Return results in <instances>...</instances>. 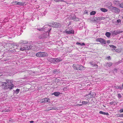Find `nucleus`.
Listing matches in <instances>:
<instances>
[{"instance_id": "1", "label": "nucleus", "mask_w": 123, "mask_h": 123, "mask_svg": "<svg viewBox=\"0 0 123 123\" xmlns=\"http://www.w3.org/2000/svg\"><path fill=\"white\" fill-rule=\"evenodd\" d=\"M49 27L48 25H46L43 27V28L41 29H38L37 30L39 31H44L46 32L47 31V32L44 33L43 34L39 36V38L40 39H43L45 38H47L49 36V33L51 29H50L47 30V28Z\"/></svg>"}, {"instance_id": "16", "label": "nucleus", "mask_w": 123, "mask_h": 123, "mask_svg": "<svg viewBox=\"0 0 123 123\" xmlns=\"http://www.w3.org/2000/svg\"><path fill=\"white\" fill-rule=\"evenodd\" d=\"M60 92H55L52 93V95H54L55 96H58L60 95Z\"/></svg>"}, {"instance_id": "56", "label": "nucleus", "mask_w": 123, "mask_h": 123, "mask_svg": "<svg viewBox=\"0 0 123 123\" xmlns=\"http://www.w3.org/2000/svg\"><path fill=\"white\" fill-rule=\"evenodd\" d=\"M122 86H123V84H122Z\"/></svg>"}, {"instance_id": "8", "label": "nucleus", "mask_w": 123, "mask_h": 123, "mask_svg": "<svg viewBox=\"0 0 123 123\" xmlns=\"http://www.w3.org/2000/svg\"><path fill=\"white\" fill-rule=\"evenodd\" d=\"M96 41H97L101 43L105 44L106 43L105 40L101 38H99L97 39Z\"/></svg>"}, {"instance_id": "11", "label": "nucleus", "mask_w": 123, "mask_h": 123, "mask_svg": "<svg viewBox=\"0 0 123 123\" xmlns=\"http://www.w3.org/2000/svg\"><path fill=\"white\" fill-rule=\"evenodd\" d=\"M110 47L111 48H112L111 49V50L113 52H114V51H117L116 50V49H116V47L115 46L113 45H109Z\"/></svg>"}, {"instance_id": "4", "label": "nucleus", "mask_w": 123, "mask_h": 123, "mask_svg": "<svg viewBox=\"0 0 123 123\" xmlns=\"http://www.w3.org/2000/svg\"><path fill=\"white\" fill-rule=\"evenodd\" d=\"M114 4L118 6L120 8H123V2L121 3L118 0H115L113 1Z\"/></svg>"}, {"instance_id": "23", "label": "nucleus", "mask_w": 123, "mask_h": 123, "mask_svg": "<svg viewBox=\"0 0 123 123\" xmlns=\"http://www.w3.org/2000/svg\"><path fill=\"white\" fill-rule=\"evenodd\" d=\"M100 10L102 12H106L107 11V10L106 9H105L104 8H100Z\"/></svg>"}, {"instance_id": "35", "label": "nucleus", "mask_w": 123, "mask_h": 123, "mask_svg": "<svg viewBox=\"0 0 123 123\" xmlns=\"http://www.w3.org/2000/svg\"><path fill=\"white\" fill-rule=\"evenodd\" d=\"M98 18L99 19H100L101 20H103L105 19V18L104 17H98Z\"/></svg>"}, {"instance_id": "53", "label": "nucleus", "mask_w": 123, "mask_h": 123, "mask_svg": "<svg viewBox=\"0 0 123 123\" xmlns=\"http://www.w3.org/2000/svg\"><path fill=\"white\" fill-rule=\"evenodd\" d=\"M116 50L117 51V52H118V49H116Z\"/></svg>"}, {"instance_id": "38", "label": "nucleus", "mask_w": 123, "mask_h": 123, "mask_svg": "<svg viewBox=\"0 0 123 123\" xmlns=\"http://www.w3.org/2000/svg\"><path fill=\"white\" fill-rule=\"evenodd\" d=\"M107 59L109 60H111V57L110 56H109L108 57H107Z\"/></svg>"}, {"instance_id": "32", "label": "nucleus", "mask_w": 123, "mask_h": 123, "mask_svg": "<svg viewBox=\"0 0 123 123\" xmlns=\"http://www.w3.org/2000/svg\"><path fill=\"white\" fill-rule=\"evenodd\" d=\"M117 97L119 99L120 98L122 97V96L121 94L119 93H118L117 95Z\"/></svg>"}, {"instance_id": "29", "label": "nucleus", "mask_w": 123, "mask_h": 123, "mask_svg": "<svg viewBox=\"0 0 123 123\" xmlns=\"http://www.w3.org/2000/svg\"><path fill=\"white\" fill-rule=\"evenodd\" d=\"M18 5L22 6L23 5V3L22 2H18Z\"/></svg>"}, {"instance_id": "31", "label": "nucleus", "mask_w": 123, "mask_h": 123, "mask_svg": "<svg viewBox=\"0 0 123 123\" xmlns=\"http://www.w3.org/2000/svg\"><path fill=\"white\" fill-rule=\"evenodd\" d=\"M50 60L52 61V62H53L54 63H55V58H51L50 59Z\"/></svg>"}, {"instance_id": "50", "label": "nucleus", "mask_w": 123, "mask_h": 123, "mask_svg": "<svg viewBox=\"0 0 123 123\" xmlns=\"http://www.w3.org/2000/svg\"><path fill=\"white\" fill-rule=\"evenodd\" d=\"M52 108V107H49V108H47V110L48 111V109L49 108V109H51Z\"/></svg>"}, {"instance_id": "34", "label": "nucleus", "mask_w": 123, "mask_h": 123, "mask_svg": "<svg viewBox=\"0 0 123 123\" xmlns=\"http://www.w3.org/2000/svg\"><path fill=\"white\" fill-rule=\"evenodd\" d=\"M20 90L18 89H17L16 91V93H18L19 92Z\"/></svg>"}, {"instance_id": "10", "label": "nucleus", "mask_w": 123, "mask_h": 123, "mask_svg": "<svg viewBox=\"0 0 123 123\" xmlns=\"http://www.w3.org/2000/svg\"><path fill=\"white\" fill-rule=\"evenodd\" d=\"M112 11L115 13L119 12H120V10L118 8L116 7H113L112 9Z\"/></svg>"}, {"instance_id": "57", "label": "nucleus", "mask_w": 123, "mask_h": 123, "mask_svg": "<svg viewBox=\"0 0 123 123\" xmlns=\"http://www.w3.org/2000/svg\"><path fill=\"white\" fill-rule=\"evenodd\" d=\"M122 18L123 19V16L122 17Z\"/></svg>"}, {"instance_id": "41", "label": "nucleus", "mask_w": 123, "mask_h": 123, "mask_svg": "<svg viewBox=\"0 0 123 123\" xmlns=\"http://www.w3.org/2000/svg\"><path fill=\"white\" fill-rule=\"evenodd\" d=\"M67 89V87H64L63 88V90L64 91H66Z\"/></svg>"}, {"instance_id": "52", "label": "nucleus", "mask_w": 123, "mask_h": 123, "mask_svg": "<svg viewBox=\"0 0 123 123\" xmlns=\"http://www.w3.org/2000/svg\"><path fill=\"white\" fill-rule=\"evenodd\" d=\"M110 3V5L111 6V5H112V4L111 3V2H110V3Z\"/></svg>"}, {"instance_id": "37", "label": "nucleus", "mask_w": 123, "mask_h": 123, "mask_svg": "<svg viewBox=\"0 0 123 123\" xmlns=\"http://www.w3.org/2000/svg\"><path fill=\"white\" fill-rule=\"evenodd\" d=\"M10 111L9 110H5L4 111H2L3 112H9V111Z\"/></svg>"}, {"instance_id": "6", "label": "nucleus", "mask_w": 123, "mask_h": 123, "mask_svg": "<svg viewBox=\"0 0 123 123\" xmlns=\"http://www.w3.org/2000/svg\"><path fill=\"white\" fill-rule=\"evenodd\" d=\"M28 43V41L25 40H21L20 41L18 44L17 45V46L18 47L21 45H23L24 44H25L27 43Z\"/></svg>"}, {"instance_id": "19", "label": "nucleus", "mask_w": 123, "mask_h": 123, "mask_svg": "<svg viewBox=\"0 0 123 123\" xmlns=\"http://www.w3.org/2000/svg\"><path fill=\"white\" fill-rule=\"evenodd\" d=\"M55 62L57 63L60 62L62 60L60 58H55Z\"/></svg>"}, {"instance_id": "36", "label": "nucleus", "mask_w": 123, "mask_h": 123, "mask_svg": "<svg viewBox=\"0 0 123 123\" xmlns=\"http://www.w3.org/2000/svg\"><path fill=\"white\" fill-rule=\"evenodd\" d=\"M123 89V86H122V87H120V86H118V88H117V89Z\"/></svg>"}, {"instance_id": "27", "label": "nucleus", "mask_w": 123, "mask_h": 123, "mask_svg": "<svg viewBox=\"0 0 123 123\" xmlns=\"http://www.w3.org/2000/svg\"><path fill=\"white\" fill-rule=\"evenodd\" d=\"M96 12L94 11H93L92 12H90V15H94L95 14Z\"/></svg>"}, {"instance_id": "2", "label": "nucleus", "mask_w": 123, "mask_h": 123, "mask_svg": "<svg viewBox=\"0 0 123 123\" xmlns=\"http://www.w3.org/2000/svg\"><path fill=\"white\" fill-rule=\"evenodd\" d=\"M6 82H3L2 83L3 87L5 89H9L11 90L14 87V85L11 83V81L6 80Z\"/></svg>"}, {"instance_id": "48", "label": "nucleus", "mask_w": 123, "mask_h": 123, "mask_svg": "<svg viewBox=\"0 0 123 123\" xmlns=\"http://www.w3.org/2000/svg\"><path fill=\"white\" fill-rule=\"evenodd\" d=\"M30 123H32L34 122V121H30Z\"/></svg>"}, {"instance_id": "14", "label": "nucleus", "mask_w": 123, "mask_h": 123, "mask_svg": "<svg viewBox=\"0 0 123 123\" xmlns=\"http://www.w3.org/2000/svg\"><path fill=\"white\" fill-rule=\"evenodd\" d=\"M121 20L120 19H118L117 20L116 23L117 24H116L117 25H118L120 26L121 25Z\"/></svg>"}, {"instance_id": "3", "label": "nucleus", "mask_w": 123, "mask_h": 123, "mask_svg": "<svg viewBox=\"0 0 123 123\" xmlns=\"http://www.w3.org/2000/svg\"><path fill=\"white\" fill-rule=\"evenodd\" d=\"M73 67L75 70H83L85 69V67L81 65L78 64H74L73 65Z\"/></svg>"}, {"instance_id": "22", "label": "nucleus", "mask_w": 123, "mask_h": 123, "mask_svg": "<svg viewBox=\"0 0 123 123\" xmlns=\"http://www.w3.org/2000/svg\"><path fill=\"white\" fill-rule=\"evenodd\" d=\"M72 19L73 20L76 21H78L79 20V18H78L76 17V16H75L73 17Z\"/></svg>"}, {"instance_id": "45", "label": "nucleus", "mask_w": 123, "mask_h": 123, "mask_svg": "<svg viewBox=\"0 0 123 123\" xmlns=\"http://www.w3.org/2000/svg\"><path fill=\"white\" fill-rule=\"evenodd\" d=\"M85 12L86 14H88V11L87 10H86Z\"/></svg>"}, {"instance_id": "42", "label": "nucleus", "mask_w": 123, "mask_h": 123, "mask_svg": "<svg viewBox=\"0 0 123 123\" xmlns=\"http://www.w3.org/2000/svg\"><path fill=\"white\" fill-rule=\"evenodd\" d=\"M120 113L123 112V109H121L120 110Z\"/></svg>"}, {"instance_id": "33", "label": "nucleus", "mask_w": 123, "mask_h": 123, "mask_svg": "<svg viewBox=\"0 0 123 123\" xmlns=\"http://www.w3.org/2000/svg\"><path fill=\"white\" fill-rule=\"evenodd\" d=\"M12 4L15 5H18V2L15 1L13 2L12 3Z\"/></svg>"}, {"instance_id": "49", "label": "nucleus", "mask_w": 123, "mask_h": 123, "mask_svg": "<svg viewBox=\"0 0 123 123\" xmlns=\"http://www.w3.org/2000/svg\"><path fill=\"white\" fill-rule=\"evenodd\" d=\"M114 71H117V69H114Z\"/></svg>"}, {"instance_id": "21", "label": "nucleus", "mask_w": 123, "mask_h": 123, "mask_svg": "<svg viewBox=\"0 0 123 123\" xmlns=\"http://www.w3.org/2000/svg\"><path fill=\"white\" fill-rule=\"evenodd\" d=\"M90 63L92 65L94 66H97V65L95 64V62H90Z\"/></svg>"}, {"instance_id": "24", "label": "nucleus", "mask_w": 123, "mask_h": 123, "mask_svg": "<svg viewBox=\"0 0 123 123\" xmlns=\"http://www.w3.org/2000/svg\"><path fill=\"white\" fill-rule=\"evenodd\" d=\"M26 45V49L28 50L31 49V46H27V45Z\"/></svg>"}, {"instance_id": "17", "label": "nucleus", "mask_w": 123, "mask_h": 123, "mask_svg": "<svg viewBox=\"0 0 123 123\" xmlns=\"http://www.w3.org/2000/svg\"><path fill=\"white\" fill-rule=\"evenodd\" d=\"M85 97L87 98H91L92 97V96L90 93L88 94L85 95Z\"/></svg>"}, {"instance_id": "28", "label": "nucleus", "mask_w": 123, "mask_h": 123, "mask_svg": "<svg viewBox=\"0 0 123 123\" xmlns=\"http://www.w3.org/2000/svg\"><path fill=\"white\" fill-rule=\"evenodd\" d=\"M54 1L56 2H65L63 0H54Z\"/></svg>"}, {"instance_id": "18", "label": "nucleus", "mask_w": 123, "mask_h": 123, "mask_svg": "<svg viewBox=\"0 0 123 123\" xmlns=\"http://www.w3.org/2000/svg\"><path fill=\"white\" fill-rule=\"evenodd\" d=\"M99 113L101 114H102L104 115H109L108 113L107 112H103L102 111H100L99 112Z\"/></svg>"}, {"instance_id": "44", "label": "nucleus", "mask_w": 123, "mask_h": 123, "mask_svg": "<svg viewBox=\"0 0 123 123\" xmlns=\"http://www.w3.org/2000/svg\"><path fill=\"white\" fill-rule=\"evenodd\" d=\"M106 42L107 43H110V40H108Z\"/></svg>"}, {"instance_id": "20", "label": "nucleus", "mask_w": 123, "mask_h": 123, "mask_svg": "<svg viewBox=\"0 0 123 123\" xmlns=\"http://www.w3.org/2000/svg\"><path fill=\"white\" fill-rule=\"evenodd\" d=\"M76 44L78 45H80L81 46H84L85 45V43H84L82 42H77Z\"/></svg>"}, {"instance_id": "47", "label": "nucleus", "mask_w": 123, "mask_h": 123, "mask_svg": "<svg viewBox=\"0 0 123 123\" xmlns=\"http://www.w3.org/2000/svg\"><path fill=\"white\" fill-rule=\"evenodd\" d=\"M3 73H0V76L2 75Z\"/></svg>"}, {"instance_id": "5", "label": "nucleus", "mask_w": 123, "mask_h": 123, "mask_svg": "<svg viewBox=\"0 0 123 123\" xmlns=\"http://www.w3.org/2000/svg\"><path fill=\"white\" fill-rule=\"evenodd\" d=\"M47 55L48 54L44 52H40L37 53L36 54V55L37 57H39L47 56Z\"/></svg>"}, {"instance_id": "25", "label": "nucleus", "mask_w": 123, "mask_h": 123, "mask_svg": "<svg viewBox=\"0 0 123 123\" xmlns=\"http://www.w3.org/2000/svg\"><path fill=\"white\" fill-rule=\"evenodd\" d=\"M110 33L109 32H107L105 34V35L108 37H110Z\"/></svg>"}, {"instance_id": "7", "label": "nucleus", "mask_w": 123, "mask_h": 123, "mask_svg": "<svg viewBox=\"0 0 123 123\" xmlns=\"http://www.w3.org/2000/svg\"><path fill=\"white\" fill-rule=\"evenodd\" d=\"M41 103H45L47 102L50 103V99L48 98H46L42 99L40 100Z\"/></svg>"}, {"instance_id": "55", "label": "nucleus", "mask_w": 123, "mask_h": 123, "mask_svg": "<svg viewBox=\"0 0 123 123\" xmlns=\"http://www.w3.org/2000/svg\"><path fill=\"white\" fill-rule=\"evenodd\" d=\"M116 87V88L117 89V88H118V87Z\"/></svg>"}, {"instance_id": "30", "label": "nucleus", "mask_w": 123, "mask_h": 123, "mask_svg": "<svg viewBox=\"0 0 123 123\" xmlns=\"http://www.w3.org/2000/svg\"><path fill=\"white\" fill-rule=\"evenodd\" d=\"M48 111H49L50 110H52V109L55 110H56L57 109V108L54 107H52V108L51 109H49V108H48Z\"/></svg>"}, {"instance_id": "39", "label": "nucleus", "mask_w": 123, "mask_h": 123, "mask_svg": "<svg viewBox=\"0 0 123 123\" xmlns=\"http://www.w3.org/2000/svg\"><path fill=\"white\" fill-rule=\"evenodd\" d=\"M57 72V70H54L53 71V73L54 74H56Z\"/></svg>"}, {"instance_id": "13", "label": "nucleus", "mask_w": 123, "mask_h": 123, "mask_svg": "<svg viewBox=\"0 0 123 123\" xmlns=\"http://www.w3.org/2000/svg\"><path fill=\"white\" fill-rule=\"evenodd\" d=\"M112 65V63L111 62H109L108 63H107L106 64V66L107 68L111 67Z\"/></svg>"}, {"instance_id": "51", "label": "nucleus", "mask_w": 123, "mask_h": 123, "mask_svg": "<svg viewBox=\"0 0 123 123\" xmlns=\"http://www.w3.org/2000/svg\"><path fill=\"white\" fill-rule=\"evenodd\" d=\"M82 105V104H79L78 105L79 106H81V105Z\"/></svg>"}, {"instance_id": "46", "label": "nucleus", "mask_w": 123, "mask_h": 123, "mask_svg": "<svg viewBox=\"0 0 123 123\" xmlns=\"http://www.w3.org/2000/svg\"><path fill=\"white\" fill-rule=\"evenodd\" d=\"M121 62V61H119L117 63V64H119V63H120Z\"/></svg>"}, {"instance_id": "26", "label": "nucleus", "mask_w": 123, "mask_h": 123, "mask_svg": "<svg viewBox=\"0 0 123 123\" xmlns=\"http://www.w3.org/2000/svg\"><path fill=\"white\" fill-rule=\"evenodd\" d=\"M88 101H83L82 102V103L83 105H86L88 104V100H87Z\"/></svg>"}, {"instance_id": "9", "label": "nucleus", "mask_w": 123, "mask_h": 123, "mask_svg": "<svg viewBox=\"0 0 123 123\" xmlns=\"http://www.w3.org/2000/svg\"><path fill=\"white\" fill-rule=\"evenodd\" d=\"M60 25V24L58 23L54 22L52 23V26L54 27H57Z\"/></svg>"}, {"instance_id": "54", "label": "nucleus", "mask_w": 123, "mask_h": 123, "mask_svg": "<svg viewBox=\"0 0 123 123\" xmlns=\"http://www.w3.org/2000/svg\"><path fill=\"white\" fill-rule=\"evenodd\" d=\"M122 117H123V114H122Z\"/></svg>"}, {"instance_id": "15", "label": "nucleus", "mask_w": 123, "mask_h": 123, "mask_svg": "<svg viewBox=\"0 0 123 123\" xmlns=\"http://www.w3.org/2000/svg\"><path fill=\"white\" fill-rule=\"evenodd\" d=\"M66 32L67 34H73L74 33V31L72 30L69 31H66Z\"/></svg>"}, {"instance_id": "43", "label": "nucleus", "mask_w": 123, "mask_h": 123, "mask_svg": "<svg viewBox=\"0 0 123 123\" xmlns=\"http://www.w3.org/2000/svg\"><path fill=\"white\" fill-rule=\"evenodd\" d=\"M114 103V102H111L110 103V104L111 105H112Z\"/></svg>"}, {"instance_id": "12", "label": "nucleus", "mask_w": 123, "mask_h": 123, "mask_svg": "<svg viewBox=\"0 0 123 123\" xmlns=\"http://www.w3.org/2000/svg\"><path fill=\"white\" fill-rule=\"evenodd\" d=\"M26 45H24V46H22L21 48H18V49H19L21 51H23L25 50H26Z\"/></svg>"}, {"instance_id": "40", "label": "nucleus", "mask_w": 123, "mask_h": 123, "mask_svg": "<svg viewBox=\"0 0 123 123\" xmlns=\"http://www.w3.org/2000/svg\"><path fill=\"white\" fill-rule=\"evenodd\" d=\"M122 32V31H117V32L118 33H121Z\"/></svg>"}]
</instances>
